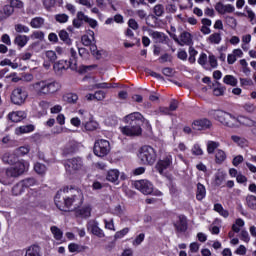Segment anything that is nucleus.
I'll use <instances>...</instances> for the list:
<instances>
[{"mask_svg": "<svg viewBox=\"0 0 256 256\" xmlns=\"http://www.w3.org/2000/svg\"><path fill=\"white\" fill-rule=\"evenodd\" d=\"M127 233H129V228H123L122 230L115 233L114 239H122V237H125Z\"/></svg>", "mask_w": 256, "mask_h": 256, "instance_id": "nucleus-52", "label": "nucleus"}, {"mask_svg": "<svg viewBox=\"0 0 256 256\" xmlns=\"http://www.w3.org/2000/svg\"><path fill=\"white\" fill-rule=\"evenodd\" d=\"M231 140L238 145V147H247V139L237 135H232Z\"/></svg>", "mask_w": 256, "mask_h": 256, "instance_id": "nucleus-31", "label": "nucleus"}, {"mask_svg": "<svg viewBox=\"0 0 256 256\" xmlns=\"http://www.w3.org/2000/svg\"><path fill=\"white\" fill-rule=\"evenodd\" d=\"M72 67L77 69V51L75 49H70V60L68 61Z\"/></svg>", "mask_w": 256, "mask_h": 256, "instance_id": "nucleus-43", "label": "nucleus"}, {"mask_svg": "<svg viewBox=\"0 0 256 256\" xmlns=\"http://www.w3.org/2000/svg\"><path fill=\"white\" fill-rule=\"evenodd\" d=\"M111 151V144L105 139L97 140L94 143V155L97 157H106Z\"/></svg>", "mask_w": 256, "mask_h": 256, "instance_id": "nucleus-7", "label": "nucleus"}, {"mask_svg": "<svg viewBox=\"0 0 256 256\" xmlns=\"http://www.w3.org/2000/svg\"><path fill=\"white\" fill-rule=\"evenodd\" d=\"M25 191V187L23 186L22 182L16 184L12 188V194L15 195L16 197L18 195H21Z\"/></svg>", "mask_w": 256, "mask_h": 256, "instance_id": "nucleus-41", "label": "nucleus"}, {"mask_svg": "<svg viewBox=\"0 0 256 256\" xmlns=\"http://www.w3.org/2000/svg\"><path fill=\"white\" fill-rule=\"evenodd\" d=\"M32 89L38 95H51V93H57L61 89V84L57 81L40 80L31 85Z\"/></svg>", "mask_w": 256, "mask_h": 256, "instance_id": "nucleus-4", "label": "nucleus"}, {"mask_svg": "<svg viewBox=\"0 0 256 256\" xmlns=\"http://www.w3.org/2000/svg\"><path fill=\"white\" fill-rule=\"evenodd\" d=\"M119 175H120L119 170H117V169H112V170H109V171L107 172L106 179H107L110 183H116V184H118V183H119Z\"/></svg>", "mask_w": 256, "mask_h": 256, "instance_id": "nucleus-20", "label": "nucleus"}, {"mask_svg": "<svg viewBox=\"0 0 256 256\" xmlns=\"http://www.w3.org/2000/svg\"><path fill=\"white\" fill-rule=\"evenodd\" d=\"M153 12L156 17H163V14L165 13V7H163L162 4H157L154 6Z\"/></svg>", "mask_w": 256, "mask_h": 256, "instance_id": "nucleus-48", "label": "nucleus"}, {"mask_svg": "<svg viewBox=\"0 0 256 256\" xmlns=\"http://www.w3.org/2000/svg\"><path fill=\"white\" fill-rule=\"evenodd\" d=\"M29 170V163L25 160H20L14 167H9L6 169H0V183L2 185H11L13 179L21 177L25 171Z\"/></svg>", "mask_w": 256, "mask_h": 256, "instance_id": "nucleus-3", "label": "nucleus"}, {"mask_svg": "<svg viewBox=\"0 0 256 256\" xmlns=\"http://www.w3.org/2000/svg\"><path fill=\"white\" fill-rule=\"evenodd\" d=\"M32 131H35V126L31 124L20 126L16 128V135H23L24 133H32Z\"/></svg>", "mask_w": 256, "mask_h": 256, "instance_id": "nucleus-26", "label": "nucleus"}, {"mask_svg": "<svg viewBox=\"0 0 256 256\" xmlns=\"http://www.w3.org/2000/svg\"><path fill=\"white\" fill-rule=\"evenodd\" d=\"M10 7H12V9H14V10L22 9L23 3L21 2V0H11Z\"/></svg>", "mask_w": 256, "mask_h": 256, "instance_id": "nucleus-58", "label": "nucleus"}, {"mask_svg": "<svg viewBox=\"0 0 256 256\" xmlns=\"http://www.w3.org/2000/svg\"><path fill=\"white\" fill-rule=\"evenodd\" d=\"M44 24L45 20L41 17L33 18L30 22V25L31 27H33V29H41V27H43Z\"/></svg>", "mask_w": 256, "mask_h": 256, "instance_id": "nucleus-33", "label": "nucleus"}, {"mask_svg": "<svg viewBox=\"0 0 256 256\" xmlns=\"http://www.w3.org/2000/svg\"><path fill=\"white\" fill-rule=\"evenodd\" d=\"M87 230L99 239L105 237V232L99 227V222H97V220H89L87 223Z\"/></svg>", "mask_w": 256, "mask_h": 256, "instance_id": "nucleus-11", "label": "nucleus"}, {"mask_svg": "<svg viewBox=\"0 0 256 256\" xmlns=\"http://www.w3.org/2000/svg\"><path fill=\"white\" fill-rule=\"evenodd\" d=\"M42 1L45 9H51L52 7H55V3H57V0H42Z\"/></svg>", "mask_w": 256, "mask_h": 256, "instance_id": "nucleus-60", "label": "nucleus"}, {"mask_svg": "<svg viewBox=\"0 0 256 256\" xmlns=\"http://www.w3.org/2000/svg\"><path fill=\"white\" fill-rule=\"evenodd\" d=\"M174 225L177 231L185 233L187 231V217L183 215L178 216V221Z\"/></svg>", "mask_w": 256, "mask_h": 256, "instance_id": "nucleus-18", "label": "nucleus"}, {"mask_svg": "<svg viewBox=\"0 0 256 256\" xmlns=\"http://www.w3.org/2000/svg\"><path fill=\"white\" fill-rule=\"evenodd\" d=\"M79 115L81 116L82 119V125L84 123H87V121H89L91 119V114L85 110L80 109L78 111Z\"/></svg>", "mask_w": 256, "mask_h": 256, "instance_id": "nucleus-49", "label": "nucleus"}, {"mask_svg": "<svg viewBox=\"0 0 256 256\" xmlns=\"http://www.w3.org/2000/svg\"><path fill=\"white\" fill-rule=\"evenodd\" d=\"M221 39H222L221 38V33L216 32V33L211 34L208 37L207 41L211 45H219V43H221Z\"/></svg>", "mask_w": 256, "mask_h": 256, "instance_id": "nucleus-29", "label": "nucleus"}, {"mask_svg": "<svg viewBox=\"0 0 256 256\" xmlns=\"http://www.w3.org/2000/svg\"><path fill=\"white\" fill-rule=\"evenodd\" d=\"M171 163H173V158L171 157V155H168L164 159L158 161V163L156 164V169L160 173V175H163L165 169H169V167H171Z\"/></svg>", "mask_w": 256, "mask_h": 256, "instance_id": "nucleus-15", "label": "nucleus"}, {"mask_svg": "<svg viewBox=\"0 0 256 256\" xmlns=\"http://www.w3.org/2000/svg\"><path fill=\"white\" fill-rule=\"evenodd\" d=\"M53 69L56 73H61V71H67V69L75 70V66H72L67 60H59L54 63Z\"/></svg>", "mask_w": 256, "mask_h": 256, "instance_id": "nucleus-16", "label": "nucleus"}, {"mask_svg": "<svg viewBox=\"0 0 256 256\" xmlns=\"http://www.w3.org/2000/svg\"><path fill=\"white\" fill-rule=\"evenodd\" d=\"M3 11H4L5 17L8 18V17H11V15H13V12L15 10L13 9V6L6 5V6H4Z\"/></svg>", "mask_w": 256, "mask_h": 256, "instance_id": "nucleus-55", "label": "nucleus"}, {"mask_svg": "<svg viewBox=\"0 0 256 256\" xmlns=\"http://www.w3.org/2000/svg\"><path fill=\"white\" fill-rule=\"evenodd\" d=\"M240 84L242 87H251L253 80H251V78H240Z\"/></svg>", "mask_w": 256, "mask_h": 256, "instance_id": "nucleus-59", "label": "nucleus"}, {"mask_svg": "<svg viewBox=\"0 0 256 256\" xmlns=\"http://www.w3.org/2000/svg\"><path fill=\"white\" fill-rule=\"evenodd\" d=\"M16 152V155H18V157L23 156V155H27V153H29V148L22 146L19 147L18 149L14 150Z\"/></svg>", "mask_w": 256, "mask_h": 256, "instance_id": "nucleus-57", "label": "nucleus"}, {"mask_svg": "<svg viewBox=\"0 0 256 256\" xmlns=\"http://www.w3.org/2000/svg\"><path fill=\"white\" fill-rule=\"evenodd\" d=\"M207 195V190L205 189V185L198 183L197 191H196V199L197 201H203Z\"/></svg>", "mask_w": 256, "mask_h": 256, "instance_id": "nucleus-23", "label": "nucleus"}, {"mask_svg": "<svg viewBox=\"0 0 256 256\" xmlns=\"http://www.w3.org/2000/svg\"><path fill=\"white\" fill-rule=\"evenodd\" d=\"M76 151H77V143L75 142H69L64 148L65 155L75 153Z\"/></svg>", "mask_w": 256, "mask_h": 256, "instance_id": "nucleus-39", "label": "nucleus"}, {"mask_svg": "<svg viewBox=\"0 0 256 256\" xmlns=\"http://www.w3.org/2000/svg\"><path fill=\"white\" fill-rule=\"evenodd\" d=\"M225 159H227V154L225 153V151L217 149L215 154V162L218 165H221V163H223Z\"/></svg>", "mask_w": 256, "mask_h": 256, "instance_id": "nucleus-27", "label": "nucleus"}, {"mask_svg": "<svg viewBox=\"0 0 256 256\" xmlns=\"http://www.w3.org/2000/svg\"><path fill=\"white\" fill-rule=\"evenodd\" d=\"M245 226V221L241 218L236 219L235 223L232 225V231L234 233H239L241 231V227Z\"/></svg>", "mask_w": 256, "mask_h": 256, "instance_id": "nucleus-40", "label": "nucleus"}, {"mask_svg": "<svg viewBox=\"0 0 256 256\" xmlns=\"http://www.w3.org/2000/svg\"><path fill=\"white\" fill-rule=\"evenodd\" d=\"M24 189H27L29 187H33L35 185H37V180H35V178H26L24 180L21 181Z\"/></svg>", "mask_w": 256, "mask_h": 256, "instance_id": "nucleus-45", "label": "nucleus"}, {"mask_svg": "<svg viewBox=\"0 0 256 256\" xmlns=\"http://www.w3.org/2000/svg\"><path fill=\"white\" fill-rule=\"evenodd\" d=\"M55 20L57 23H67L69 21V15L67 14H56L55 15Z\"/></svg>", "mask_w": 256, "mask_h": 256, "instance_id": "nucleus-51", "label": "nucleus"}, {"mask_svg": "<svg viewBox=\"0 0 256 256\" xmlns=\"http://www.w3.org/2000/svg\"><path fill=\"white\" fill-rule=\"evenodd\" d=\"M34 171H36L38 175H45V173H47V166L38 162L34 165Z\"/></svg>", "mask_w": 256, "mask_h": 256, "instance_id": "nucleus-42", "label": "nucleus"}, {"mask_svg": "<svg viewBox=\"0 0 256 256\" xmlns=\"http://www.w3.org/2000/svg\"><path fill=\"white\" fill-rule=\"evenodd\" d=\"M223 83H225V85H230L231 87H237V78H235V76L233 75H226L223 78Z\"/></svg>", "mask_w": 256, "mask_h": 256, "instance_id": "nucleus-34", "label": "nucleus"}, {"mask_svg": "<svg viewBox=\"0 0 256 256\" xmlns=\"http://www.w3.org/2000/svg\"><path fill=\"white\" fill-rule=\"evenodd\" d=\"M220 143L216 141H208L207 142V153L208 155H213L215 153V149H219Z\"/></svg>", "mask_w": 256, "mask_h": 256, "instance_id": "nucleus-30", "label": "nucleus"}, {"mask_svg": "<svg viewBox=\"0 0 256 256\" xmlns=\"http://www.w3.org/2000/svg\"><path fill=\"white\" fill-rule=\"evenodd\" d=\"M83 126L86 129V131H95L96 129L99 128V123H97V121L90 119L84 122Z\"/></svg>", "mask_w": 256, "mask_h": 256, "instance_id": "nucleus-28", "label": "nucleus"}, {"mask_svg": "<svg viewBox=\"0 0 256 256\" xmlns=\"http://www.w3.org/2000/svg\"><path fill=\"white\" fill-rule=\"evenodd\" d=\"M25 256H43L41 255V248L37 245H32L26 250Z\"/></svg>", "mask_w": 256, "mask_h": 256, "instance_id": "nucleus-25", "label": "nucleus"}, {"mask_svg": "<svg viewBox=\"0 0 256 256\" xmlns=\"http://www.w3.org/2000/svg\"><path fill=\"white\" fill-rule=\"evenodd\" d=\"M151 37L155 40L156 43H164L166 41L167 36L163 32H152Z\"/></svg>", "mask_w": 256, "mask_h": 256, "instance_id": "nucleus-32", "label": "nucleus"}, {"mask_svg": "<svg viewBox=\"0 0 256 256\" xmlns=\"http://www.w3.org/2000/svg\"><path fill=\"white\" fill-rule=\"evenodd\" d=\"M31 39H39L40 41H43V39H45V33H43V31H34L31 35Z\"/></svg>", "mask_w": 256, "mask_h": 256, "instance_id": "nucleus-54", "label": "nucleus"}, {"mask_svg": "<svg viewBox=\"0 0 256 256\" xmlns=\"http://www.w3.org/2000/svg\"><path fill=\"white\" fill-rule=\"evenodd\" d=\"M124 123H127V125H130L132 127H141L143 125L145 118L143 117V114L140 112H133L128 115H126L123 118Z\"/></svg>", "mask_w": 256, "mask_h": 256, "instance_id": "nucleus-8", "label": "nucleus"}, {"mask_svg": "<svg viewBox=\"0 0 256 256\" xmlns=\"http://www.w3.org/2000/svg\"><path fill=\"white\" fill-rule=\"evenodd\" d=\"M94 99H96V101H103V99H105V92L102 90L96 91L94 93Z\"/></svg>", "mask_w": 256, "mask_h": 256, "instance_id": "nucleus-62", "label": "nucleus"}, {"mask_svg": "<svg viewBox=\"0 0 256 256\" xmlns=\"http://www.w3.org/2000/svg\"><path fill=\"white\" fill-rule=\"evenodd\" d=\"M50 231H51L52 235L54 236V239H56V241H61V239H63V231H61V229H59V227L52 226L50 228Z\"/></svg>", "mask_w": 256, "mask_h": 256, "instance_id": "nucleus-37", "label": "nucleus"}, {"mask_svg": "<svg viewBox=\"0 0 256 256\" xmlns=\"http://www.w3.org/2000/svg\"><path fill=\"white\" fill-rule=\"evenodd\" d=\"M143 241H145V234L141 233L139 234L135 240L133 241V245L137 246V245H141V243H143Z\"/></svg>", "mask_w": 256, "mask_h": 256, "instance_id": "nucleus-61", "label": "nucleus"}, {"mask_svg": "<svg viewBox=\"0 0 256 256\" xmlns=\"http://www.w3.org/2000/svg\"><path fill=\"white\" fill-rule=\"evenodd\" d=\"M139 159L144 165H153L157 161V152L151 146H142L139 150Z\"/></svg>", "mask_w": 256, "mask_h": 256, "instance_id": "nucleus-5", "label": "nucleus"}, {"mask_svg": "<svg viewBox=\"0 0 256 256\" xmlns=\"http://www.w3.org/2000/svg\"><path fill=\"white\" fill-rule=\"evenodd\" d=\"M27 117V113L25 111H16V112H11L8 115V119L12 121L13 123H19V121H23Z\"/></svg>", "mask_w": 256, "mask_h": 256, "instance_id": "nucleus-19", "label": "nucleus"}, {"mask_svg": "<svg viewBox=\"0 0 256 256\" xmlns=\"http://www.w3.org/2000/svg\"><path fill=\"white\" fill-rule=\"evenodd\" d=\"M214 118L226 127L237 128L239 125H244V127H256V122L250 118L243 116L236 118L223 110L215 111Z\"/></svg>", "mask_w": 256, "mask_h": 256, "instance_id": "nucleus-2", "label": "nucleus"}, {"mask_svg": "<svg viewBox=\"0 0 256 256\" xmlns=\"http://www.w3.org/2000/svg\"><path fill=\"white\" fill-rule=\"evenodd\" d=\"M242 161H243V156L238 155V156L234 157L232 163H233L234 167H238L239 165H241Z\"/></svg>", "mask_w": 256, "mask_h": 256, "instance_id": "nucleus-64", "label": "nucleus"}, {"mask_svg": "<svg viewBox=\"0 0 256 256\" xmlns=\"http://www.w3.org/2000/svg\"><path fill=\"white\" fill-rule=\"evenodd\" d=\"M83 158L81 157H74L65 161L64 167L66 172L69 175H73L77 173V171H81L83 169Z\"/></svg>", "mask_w": 256, "mask_h": 256, "instance_id": "nucleus-6", "label": "nucleus"}, {"mask_svg": "<svg viewBox=\"0 0 256 256\" xmlns=\"http://www.w3.org/2000/svg\"><path fill=\"white\" fill-rule=\"evenodd\" d=\"M246 205L249 209L256 211V196L248 195L246 196Z\"/></svg>", "mask_w": 256, "mask_h": 256, "instance_id": "nucleus-38", "label": "nucleus"}, {"mask_svg": "<svg viewBox=\"0 0 256 256\" xmlns=\"http://www.w3.org/2000/svg\"><path fill=\"white\" fill-rule=\"evenodd\" d=\"M59 38L61 39V41L66 43V45H71L72 43L71 38H69V33H67V31L65 30H61L59 32Z\"/></svg>", "mask_w": 256, "mask_h": 256, "instance_id": "nucleus-44", "label": "nucleus"}, {"mask_svg": "<svg viewBox=\"0 0 256 256\" xmlns=\"http://www.w3.org/2000/svg\"><path fill=\"white\" fill-rule=\"evenodd\" d=\"M211 125V120L207 118H202L199 120H195L192 123V129H194L195 131H203L205 129H209Z\"/></svg>", "mask_w": 256, "mask_h": 256, "instance_id": "nucleus-14", "label": "nucleus"}, {"mask_svg": "<svg viewBox=\"0 0 256 256\" xmlns=\"http://www.w3.org/2000/svg\"><path fill=\"white\" fill-rule=\"evenodd\" d=\"M134 187L143 195H151L153 193V183L149 180H137L134 182Z\"/></svg>", "mask_w": 256, "mask_h": 256, "instance_id": "nucleus-10", "label": "nucleus"}, {"mask_svg": "<svg viewBox=\"0 0 256 256\" xmlns=\"http://www.w3.org/2000/svg\"><path fill=\"white\" fill-rule=\"evenodd\" d=\"M1 195H2V197H1V200H0V204L3 205L4 207H6V205H9V203H11V200L3 192H2Z\"/></svg>", "mask_w": 256, "mask_h": 256, "instance_id": "nucleus-63", "label": "nucleus"}, {"mask_svg": "<svg viewBox=\"0 0 256 256\" xmlns=\"http://www.w3.org/2000/svg\"><path fill=\"white\" fill-rule=\"evenodd\" d=\"M216 85H218V87L214 88L213 90L215 97H221L225 95V87L221 86V83L219 82H216Z\"/></svg>", "mask_w": 256, "mask_h": 256, "instance_id": "nucleus-46", "label": "nucleus"}, {"mask_svg": "<svg viewBox=\"0 0 256 256\" xmlns=\"http://www.w3.org/2000/svg\"><path fill=\"white\" fill-rule=\"evenodd\" d=\"M95 89H113L117 87V84H111L107 82L97 83L95 84Z\"/></svg>", "mask_w": 256, "mask_h": 256, "instance_id": "nucleus-47", "label": "nucleus"}, {"mask_svg": "<svg viewBox=\"0 0 256 256\" xmlns=\"http://www.w3.org/2000/svg\"><path fill=\"white\" fill-rule=\"evenodd\" d=\"M45 55L50 63H55V61H57V53H55V51L48 50L46 51Z\"/></svg>", "mask_w": 256, "mask_h": 256, "instance_id": "nucleus-50", "label": "nucleus"}, {"mask_svg": "<svg viewBox=\"0 0 256 256\" xmlns=\"http://www.w3.org/2000/svg\"><path fill=\"white\" fill-rule=\"evenodd\" d=\"M120 129L123 135H126L127 137H139V135L143 133V129H141V127L138 126L127 125L121 127Z\"/></svg>", "mask_w": 256, "mask_h": 256, "instance_id": "nucleus-12", "label": "nucleus"}, {"mask_svg": "<svg viewBox=\"0 0 256 256\" xmlns=\"http://www.w3.org/2000/svg\"><path fill=\"white\" fill-rule=\"evenodd\" d=\"M223 181H225V173L217 172L214 176V185L216 187H221V185H223Z\"/></svg>", "mask_w": 256, "mask_h": 256, "instance_id": "nucleus-36", "label": "nucleus"}, {"mask_svg": "<svg viewBox=\"0 0 256 256\" xmlns=\"http://www.w3.org/2000/svg\"><path fill=\"white\" fill-rule=\"evenodd\" d=\"M82 45H85V47H89L94 44L95 42V32H91L89 35H83L81 38Z\"/></svg>", "mask_w": 256, "mask_h": 256, "instance_id": "nucleus-24", "label": "nucleus"}, {"mask_svg": "<svg viewBox=\"0 0 256 256\" xmlns=\"http://www.w3.org/2000/svg\"><path fill=\"white\" fill-rule=\"evenodd\" d=\"M2 161L5 163V165H17V163H20L19 156L15 152H6L2 156Z\"/></svg>", "mask_w": 256, "mask_h": 256, "instance_id": "nucleus-13", "label": "nucleus"}, {"mask_svg": "<svg viewBox=\"0 0 256 256\" xmlns=\"http://www.w3.org/2000/svg\"><path fill=\"white\" fill-rule=\"evenodd\" d=\"M79 100V96L75 93H68L63 96V101L66 103H72L75 104Z\"/></svg>", "mask_w": 256, "mask_h": 256, "instance_id": "nucleus-35", "label": "nucleus"}, {"mask_svg": "<svg viewBox=\"0 0 256 256\" xmlns=\"http://www.w3.org/2000/svg\"><path fill=\"white\" fill-rule=\"evenodd\" d=\"M15 31L16 33H29V27L23 24H18L15 26Z\"/></svg>", "mask_w": 256, "mask_h": 256, "instance_id": "nucleus-53", "label": "nucleus"}, {"mask_svg": "<svg viewBox=\"0 0 256 256\" xmlns=\"http://www.w3.org/2000/svg\"><path fill=\"white\" fill-rule=\"evenodd\" d=\"M29 43V36L26 35H17L14 39V44L23 49L25 45Z\"/></svg>", "mask_w": 256, "mask_h": 256, "instance_id": "nucleus-21", "label": "nucleus"}, {"mask_svg": "<svg viewBox=\"0 0 256 256\" xmlns=\"http://www.w3.org/2000/svg\"><path fill=\"white\" fill-rule=\"evenodd\" d=\"M215 10L220 15H225V13H233L235 11V6L231 4H223L222 2H218L215 5Z\"/></svg>", "mask_w": 256, "mask_h": 256, "instance_id": "nucleus-17", "label": "nucleus"}, {"mask_svg": "<svg viewBox=\"0 0 256 256\" xmlns=\"http://www.w3.org/2000/svg\"><path fill=\"white\" fill-rule=\"evenodd\" d=\"M193 39L191 38V33L189 32H183L180 35V40L178 42V45L183 47V45H191Z\"/></svg>", "mask_w": 256, "mask_h": 256, "instance_id": "nucleus-22", "label": "nucleus"}, {"mask_svg": "<svg viewBox=\"0 0 256 256\" xmlns=\"http://www.w3.org/2000/svg\"><path fill=\"white\" fill-rule=\"evenodd\" d=\"M191 151H192V154L196 156L203 155V149H201V145L199 144H194Z\"/></svg>", "mask_w": 256, "mask_h": 256, "instance_id": "nucleus-56", "label": "nucleus"}, {"mask_svg": "<svg viewBox=\"0 0 256 256\" xmlns=\"http://www.w3.org/2000/svg\"><path fill=\"white\" fill-rule=\"evenodd\" d=\"M27 97V91L23 90V88H16L12 91L11 101L14 105H23L27 100Z\"/></svg>", "mask_w": 256, "mask_h": 256, "instance_id": "nucleus-9", "label": "nucleus"}, {"mask_svg": "<svg viewBox=\"0 0 256 256\" xmlns=\"http://www.w3.org/2000/svg\"><path fill=\"white\" fill-rule=\"evenodd\" d=\"M83 199V192L79 188L66 186L57 192L54 203L60 211H75L76 217L87 219L91 217V206L86 205L80 208L83 205Z\"/></svg>", "mask_w": 256, "mask_h": 256, "instance_id": "nucleus-1", "label": "nucleus"}]
</instances>
